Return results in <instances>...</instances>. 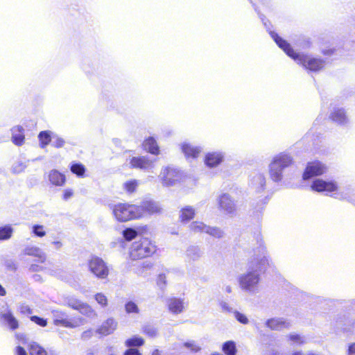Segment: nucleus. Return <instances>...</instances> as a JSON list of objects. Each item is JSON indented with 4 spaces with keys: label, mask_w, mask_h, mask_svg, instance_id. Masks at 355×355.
Segmentation results:
<instances>
[{
    "label": "nucleus",
    "mask_w": 355,
    "mask_h": 355,
    "mask_svg": "<svg viewBox=\"0 0 355 355\" xmlns=\"http://www.w3.org/2000/svg\"><path fill=\"white\" fill-rule=\"evenodd\" d=\"M138 207L140 209L139 218H141L144 213L149 214H159L162 209L160 204L153 200H144L141 202V205Z\"/></svg>",
    "instance_id": "nucleus-14"
},
{
    "label": "nucleus",
    "mask_w": 355,
    "mask_h": 355,
    "mask_svg": "<svg viewBox=\"0 0 355 355\" xmlns=\"http://www.w3.org/2000/svg\"><path fill=\"white\" fill-rule=\"evenodd\" d=\"M89 271L98 279H105L109 275L107 263L100 257H92L88 261Z\"/></svg>",
    "instance_id": "nucleus-9"
},
{
    "label": "nucleus",
    "mask_w": 355,
    "mask_h": 355,
    "mask_svg": "<svg viewBox=\"0 0 355 355\" xmlns=\"http://www.w3.org/2000/svg\"><path fill=\"white\" fill-rule=\"evenodd\" d=\"M52 244L55 246V249L57 250H59L62 247V243L60 241H53Z\"/></svg>",
    "instance_id": "nucleus-59"
},
{
    "label": "nucleus",
    "mask_w": 355,
    "mask_h": 355,
    "mask_svg": "<svg viewBox=\"0 0 355 355\" xmlns=\"http://www.w3.org/2000/svg\"><path fill=\"white\" fill-rule=\"evenodd\" d=\"M143 147L148 153L157 155L159 153V148L155 138L149 137L143 142Z\"/></svg>",
    "instance_id": "nucleus-26"
},
{
    "label": "nucleus",
    "mask_w": 355,
    "mask_h": 355,
    "mask_svg": "<svg viewBox=\"0 0 355 355\" xmlns=\"http://www.w3.org/2000/svg\"><path fill=\"white\" fill-rule=\"evenodd\" d=\"M144 344V340L139 336H135L125 340V345L128 347H139Z\"/></svg>",
    "instance_id": "nucleus-35"
},
{
    "label": "nucleus",
    "mask_w": 355,
    "mask_h": 355,
    "mask_svg": "<svg viewBox=\"0 0 355 355\" xmlns=\"http://www.w3.org/2000/svg\"><path fill=\"white\" fill-rule=\"evenodd\" d=\"M15 355H28L24 347L17 346L15 349Z\"/></svg>",
    "instance_id": "nucleus-53"
},
{
    "label": "nucleus",
    "mask_w": 355,
    "mask_h": 355,
    "mask_svg": "<svg viewBox=\"0 0 355 355\" xmlns=\"http://www.w3.org/2000/svg\"><path fill=\"white\" fill-rule=\"evenodd\" d=\"M196 214V210L193 206H183L179 211V220L181 223H187L195 217Z\"/></svg>",
    "instance_id": "nucleus-18"
},
{
    "label": "nucleus",
    "mask_w": 355,
    "mask_h": 355,
    "mask_svg": "<svg viewBox=\"0 0 355 355\" xmlns=\"http://www.w3.org/2000/svg\"><path fill=\"white\" fill-rule=\"evenodd\" d=\"M71 171L78 177H83L85 172V168L82 164L74 163L71 166Z\"/></svg>",
    "instance_id": "nucleus-38"
},
{
    "label": "nucleus",
    "mask_w": 355,
    "mask_h": 355,
    "mask_svg": "<svg viewBox=\"0 0 355 355\" xmlns=\"http://www.w3.org/2000/svg\"><path fill=\"white\" fill-rule=\"evenodd\" d=\"M207 225L201 221H193L189 225V229L194 233H205Z\"/></svg>",
    "instance_id": "nucleus-31"
},
{
    "label": "nucleus",
    "mask_w": 355,
    "mask_h": 355,
    "mask_svg": "<svg viewBox=\"0 0 355 355\" xmlns=\"http://www.w3.org/2000/svg\"><path fill=\"white\" fill-rule=\"evenodd\" d=\"M329 117L333 121L340 125H345L348 122L345 111L342 107H334Z\"/></svg>",
    "instance_id": "nucleus-21"
},
{
    "label": "nucleus",
    "mask_w": 355,
    "mask_h": 355,
    "mask_svg": "<svg viewBox=\"0 0 355 355\" xmlns=\"http://www.w3.org/2000/svg\"><path fill=\"white\" fill-rule=\"evenodd\" d=\"M32 233L37 237H44L46 235V231L44 230V227L41 225H33L32 226Z\"/></svg>",
    "instance_id": "nucleus-39"
},
{
    "label": "nucleus",
    "mask_w": 355,
    "mask_h": 355,
    "mask_svg": "<svg viewBox=\"0 0 355 355\" xmlns=\"http://www.w3.org/2000/svg\"><path fill=\"white\" fill-rule=\"evenodd\" d=\"M224 158V155L222 152H212L206 155L205 158V163L209 167H215L220 164Z\"/></svg>",
    "instance_id": "nucleus-19"
},
{
    "label": "nucleus",
    "mask_w": 355,
    "mask_h": 355,
    "mask_svg": "<svg viewBox=\"0 0 355 355\" xmlns=\"http://www.w3.org/2000/svg\"><path fill=\"white\" fill-rule=\"evenodd\" d=\"M5 266L7 269L15 271L17 269V265L15 262L12 259H8L5 261Z\"/></svg>",
    "instance_id": "nucleus-51"
},
{
    "label": "nucleus",
    "mask_w": 355,
    "mask_h": 355,
    "mask_svg": "<svg viewBox=\"0 0 355 355\" xmlns=\"http://www.w3.org/2000/svg\"><path fill=\"white\" fill-rule=\"evenodd\" d=\"M289 340L293 343L294 345H302L304 343V339L303 337L300 336L299 334H291L288 336Z\"/></svg>",
    "instance_id": "nucleus-45"
},
{
    "label": "nucleus",
    "mask_w": 355,
    "mask_h": 355,
    "mask_svg": "<svg viewBox=\"0 0 355 355\" xmlns=\"http://www.w3.org/2000/svg\"><path fill=\"white\" fill-rule=\"evenodd\" d=\"M12 141L17 146H21L24 141V129L21 126H15L11 130Z\"/></svg>",
    "instance_id": "nucleus-27"
},
{
    "label": "nucleus",
    "mask_w": 355,
    "mask_h": 355,
    "mask_svg": "<svg viewBox=\"0 0 355 355\" xmlns=\"http://www.w3.org/2000/svg\"><path fill=\"white\" fill-rule=\"evenodd\" d=\"M113 216L119 222H126L139 218L138 205L128 203H118L110 206Z\"/></svg>",
    "instance_id": "nucleus-6"
},
{
    "label": "nucleus",
    "mask_w": 355,
    "mask_h": 355,
    "mask_svg": "<svg viewBox=\"0 0 355 355\" xmlns=\"http://www.w3.org/2000/svg\"><path fill=\"white\" fill-rule=\"evenodd\" d=\"M152 355H159V351L157 349L154 350Z\"/></svg>",
    "instance_id": "nucleus-64"
},
{
    "label": "nucleus",
    "mask_w": 355,
    "mask_h": 355,
    "mask_svg": "<svg viewBox=\"0 0 355 355\" xmlns=\"http://www.w3.org/2000/svg\"><path fill=\"white\" fill-rule=\"evenodd\" d=\"M220 308L223 311L230 312L232 311V308L230 307L228 304L224 301H221L219 303Z\"/></svg>",
    "instance_id": "nucleus-54"
},
{
    "label": "nucleus",
    "mask_w": 355,
    "mask_h": 355,
    "mask_svg": "<svg viewBox=\"0 0 355 355\" xmlns=\"http://www.w3.org/2000/svg\"><path fill=\"white\" fill-rule=\"evenodd\" d=\"M123 235L126 240L131 241L137 236V232L134 229L126 228L123 231Z\"/></svg>",
    "instance_id": "nucleus-44"
},
{
    "label": "nucleus",
    "mask_w": 355,
    "mask_h": 355,
    "mask_svg": "<svg viewBox=\"0 0 355 355\" xmlns=\"http://www.w3.org/2000/svg\"><path fill=\"white\" fill-rule=\"evenodd\" d=\"M94 299L102 307H105L107 305V297L102 293H96L94 295Z\"/></svg>",
    "instance_id": "nucleus-43"
},
{
    "label": "nucleus",
    "mask_w": 355,
    "mask_h": 355,
    "mask_svg": "<svg viewBox=\"0 0 355 355\" xmlns=\"http://www.w3.org/2000/svg\"><path fill=\"white\" fill-rule=\"evenodd\" d=\"M26 167V164L21 162H17L12 166V171L15 173H19L22 172Z\"/></svg>",
    "instance_id": "nucleus-47"
},
{
    "label": "nucleus",
    "mask_w": 355,
    "mask_h": 355,
    "mask_svg": "<svg viewBox=\"0 0 355 355\" xmlns=\"http://www.w3.org/2000/svg\"><path fill=\"white\" fill-rule=\"evenodd\" d=\"M324 55H330L332 53V50L323 51Z\"/></svg>",
    "instance_id": "nucleus-63"
},
{
    "label": "nucleus",
    "mask_w": 355,
    "mask_h": 355,
    "mask_svg": "<svg viewBox=\"0 0 355 355\" xmlns=\"http://www.w3.org/2000/svg\"><path fill=\"white\" fill-rule=\"evenodd\" d=\"M222 349L226 355H236L237 349L235 342L226 341L223 344Z\"/></svg>",
    "instance_id": "nucleus-30"
},
{
    "label": "nucleus",
    "mask_w": 355,
    "mask_h": 355,
    "mask_svg": "<svg viewBox=\"0 0 355 355\" xmlns=\"http://www.w3.org/2000/svg\"><path fill=\"white\" fill-rule=\"evenodd\" d=\"M156 251L155 245L148 239L142 238L131 245L129 251L130 258L137 260L149 257Z\"/></svg>",
    "instance_id": "nucleus-5"
},
{
    "label": "nucleus",
    "mask_w": 355,
    "mask_h": 355,
    "mask_svg": "<svg viewBox=\"0 0 355 355\" xmlns=\"http://www.w3.org/2000/svg\"><path fill=\"white\" fill-rule=\"evenodd\" d=\"M31 320L36 323L37 324L41 327H46L47 324V322L45 319L42 318H40L36 315H33L31 317Z\"/></svg>",
    "instance_id": "nucleus-48"
},
{
    "label": "nucleus",
    "mask_w": 355,
    "mask_h": 355,
    "mask_svg": "<svg viewBox=\"0 0 355 355\" xmlns=\"http://www.w3.org/2000/svg\"><path fill=\"white\" fill-rule=\"evenodd\" d=\"M116 327L117 322L113 318H109L101 324L96 331L99 334L107 336L112 334Z\"/></svg>",
    "instance_id": "nucleus-22"
},
{
    "label": "nucleus",
    "mask_w": 355,
    "mask_h": 355,
    "mask_svg": "<svg viewBox=\"0 0 355 355\" xmlns=\"http://www.w3.org/2000/svg\"><path fill=\"white\" fill-rule=\"evenodd\" d=\"M6 294L5 288L0 284V296H4Z\"/></svg>",
    "instance_id": "nucleus-61"
},
{
    "label": "nucleus",
    "mask_w": 355,
    "mask_h": 355,
    "mask_svg": "<svg viewBox=\"0 0 355 355\" xmlns=\"http://www.w3.org/2000/svg\"><path fill=\"white\" fill-rule=\"evenodd\" d=\"M206 234L216 239H221L224 236V231L218 227L207 226Z\"/></svg>",
    "instance_id": "nucleus-33"
},
{
    "label": "nucleus",
    "mask_w": 355,
    "mask_h": 355,
    "mask_svg": "<svg viewBox=\"0 0 355 355\" xmlns=\"http://www.w3.org/2000/svg\"><path fill=\"white\" fill-rule=\"evenodd\" d=\"M38 138L42 148H44L50 142H51L52 140V139H51L50 134L48 131L40 132L38 135Z\"/></svg>",
    "instance_id": "nucleus-37"
},
{
    "label": "nucleus",
    "mask_w": 355,
    "mask_h": 355,
    "mask_svg": "<svg viewBox=\"0 0 355 355\" xmlns=\"http://www.w3.org/2000/svg\"><path fill=\"white\" fill-rule=\"evenodd\" d=\"M249 187L257 194L262 193L266 187V178L263 173H254L251 175Z\"/></svg>",
    "instance_id": "nucleus-11"
},
{
    "label": "nucleus",
    "mask_w": 355,
    "mask_h": 355,
    "mask_svg": "<svg viewBox=\"0 0 355 355\" xmlns=\"http://www.w3.org/2000/svg\"><path fill=\"white\" fill-rule=\"evenodd\" d=\"M15 337L17 340H21L23 344L26 343V336L24 334H17Z\"/></svg>",
    "instance_id": "nucleus-58"
},
{
    "label": "nucleus",
    "mask_w": 355,
    "mask_h": 355,
    "mask_svg": "<svg viewBox=\"0 0 355 355\" xmlns=\"http://www.w3.org/2000/svg\"><path fill=\"white\" fill-rule=\"evenodd\" d=\"M270 262L266 247L260 245L248 261L247 270L238 277L240 288L250 294L257 293L261 274L270 266Z\"/></svg>",
    "instance_id": "nucleus-1"
},
{
    "label": "nucleus",
    "mask_w": 355,
    "mask_h": 355,
    "mask_svg": "<svg viewBox=\"0 0 355 355\" xmlns=\"http://www.w3.org/2000/svg\"><path fill=\"white\" fill-rule=\"evenodd\" d=\"M24 254L38 258L42 262L46 259V254L43 250L37 246L29 245L24 248Z\"/></svg>",
    "instance_id": "nucleus-25"
},
{
    "label": "nucleus",
    "mask_w": 355,
    "mask_h": 355,
    "mask_svg": "<svg viewBox=\"0 0 355 355\" xmlns=\"http://www.w3.org/2000/svg\"><path fill=\"white\" fill-rule=\"evenodd\" d=\"M64 302L69 307L77 311L83 302L75 296L69 295L64 298Z\"/></svg>",
    "instance_id": "nucleus-32"
},
{
    "label": "nucleus",
    "mask_w": 355,
    "mask_h": 355,
    "mask_svg": "<svg viewBox=\"0 0 355 355\" xmlns=\"http://www.w3.org/2000/svg\"><path fill=\"white\" fill-rule=\"evenodd\" d=\"M13 233V228L10 225H4L0 227V241L8 240Z\"/></svg>",
    "instance_id": "nucleus-34"
},
{
    "label": "nucleus",
    "mask_w": 355,
    "mask_h": 355,
    "mask_svg": "<svg viewBox=\"0 0 355 355\" xmlns=\"http://www.w3.org/2000/svg\"><path fill=\"white\" fill-rule=\"evenodd\" d=\"M92 334V330L85 331H84V332L83 333V334H82V338H84V339H85V338H89V337H90V336H91Z\"/></svg>",
    "instance_id": "nucleus-60"
},
{
    "label": "nucleus",
    "mask_w": 355,
    "mask_h": 355,
    "mask_svg": "<svg viewBox=\"0 0 355 355\" xmlns=\"http://www.w3.org/2000/svg\"><path fill=\"white\" fill-rule=\"evenodd\" d=\"M158 177L163 187H171L181 181L182 173L178 168L168 166L162 168Z\"/></svg>",
    "instance_id": "nucleus-7"
},
{
    "label": "nucleus",
    "mask_w": 355,
    "mask_h": 355,
    "mask_svg": "<svg viewBox=\"0 0 355 355\" xmlns=\"http://www.w3.org/2000/svg\"><path fill=\"white\" fill-rule=\"evenodd\" d=\"M234 315H235V318H236V320L239 322H240L241 323L247 324L248 322V319L244 314H243L239 311H236L234 313Z\"/></svg>",
    "instance_id": "nucleus-49"
},
{
    "label": "nucleus",
    "mask_w": 355,
    "mask_h": 355,
    "mask_svg": "<svg viewBox=\"0 0 355 355\" xmlns=\"http://www.w3.org/2000/svg\"><path fill=\"white\" fill-rule=\"evenodd\" d=\"M348 355H354L355 354V343H351L349 345L347 349Z\"/></svg>",
    "instance_id": "nucleus-57"
},
{
    "label": "nucleus",
    "mask_w": 355,
    "mask_h": 355,
    "mask_svg": "<svg viewBox=\"0 0 355 355\" xmlns=\"http://www.w3.org/2000/svg\"><path fill=\"white\" fill-rule=\"evenodd\" d=\"M65 144L64 140L58 136H53L51 140V144L55 148H61Z\"/></svg>",
    "instance_id": "nucleus-46"
},
{
    "label": "nucleus",
    "mask_w": 355,
    "mask_h": 355,
    "mask_svg": "<svg viewBox=\"0 0 355 355\" xmlns=\"http://www.w3.org/2000/svg\"><path fill=\"white\" fill-rule=\"evenodd\" d=\"M125 309L128 313H138L139 311L137 305L132 301H129L125 304Z\"/></svg>",
    "instance_id": "nucleus-42"
},
{
    "label": "nucleus",
    "mask_w": 355,
    "mask_h": 355,
    "mask_svg": "<svg viewBox=\"0 0 355 355\" xmlns=\"http://www.w3.org/2000/svg\"><path fill=\"white\" fill-rule=\"evenodd\" d=\"M203 254L202 250L197 245H191L186 250V257L189 261L199 260Z\"/></svg>",
    "instance_id": "nucleus-24"
},
{
    "label": "nucleus",
    "mask_w": 355,
    "mask_h": 355,
    "mask_svg": "<svg viewBox=\"0 0 355 355\" xmlns=\"http://www.w3.org/2000/svg\"><path fill=\"white\" fill-rule=\"evenodd\" d=\"M270 36L289 57L293 58L297 64L302 65L305 69L311 71H318L322 69L324 65V61L320 58L311 57L309 55L295 53L289 43L280 37L277 33L271 31Z\"/></svg>",
    "instance_id": "nucleus-2"
},
{
    "label": "nucleus",
    "mask_w": 355,
    "mask_h": 355,
    "mask_svg": "<svg viewBox=\"0 0 355 355\" xmlns=\"http://www.w3.org/2000/svg\"><path fill=\"white\" fill-rule=\"evenodd\" d=\"M166 304L169 312L175 315L182 313L186 306L184 299L175 297L168 298Z\"/></svg>",
    "instance_id": "nucleus-15"
},
{
    "label": "nucleus",
    "mask_w": 355,
    "mask_h": 355,
    "mask_svg": "<svg viewBox=\"0 0 355 355\" xmlns=\"http://www.w3.org/2000/svg\"><path fill=\"white\" fill-rule=\"evenodd\" d=\"M157 284L160 287V288L163 289L166 284V276L164 274H159L157 277Z\"/></svg>",
    "instance_id": "nucleus-50"
},
{
    "label": "nucleus",
    "mask_w": 355,
    "mask_h": 355,
    "mask_svg": "<svg viewBox=\"0 0 355 355\" xmlns=\"http://www.w3.org/2000/svg\"><path fill=\"white\" fill-rule=\"evenodd\" d=\"M124 355H141V354L139 352L138 349H134V348H130V349H127L125 352Z\"/></svg>",
    "instance_id": "nucleus-55"
},
{
    "label": "nucleus",
    "mask_w": 355,
    "mask_h": 355,
    "mask_svg": "<svg viewBox=\"0 0 355 355\" xmlns=\"http://www.w3.org/2000/svg\"><path fill=\"white\" fill-rule=\"evenodd\" d=\"M139 186V181L137 180H128L123 184L124 190L129 193H132L135 192Z\"/></svg>",
    "instance_id": "nucleus-36"
},
{
    "label": "nucleus",
    "mask_w": 355,
    "mask_h": 355,
    "mask_svg": "<svg viewBox=\"0 0 355 355\" xmlns=\"http://www.w3.org/2000/svg\"><path fill=\"white\" fill-rule=\"evenodd\" d=\"M266 326L272 330H282L288 328L290 323L283 318H272L266 321Z\"/></svg>",
    "instance_id": "nucleus-23"
},
{
    "label": "nucleus",
    "mask_w": 355,
    "mask_h": 355,
    "mask_svg": "<svg viewBox=\"0 0 355 355\" xmlns=\"http://www.w3.org/2000/svg\"><path fill=\"white\" fill-rule=\"evenodd\" d=\"M82 315L89 318H96L97 317V313L96 311L87 303L82 302L79 309L78 310Z\"/></svg>",
    "instance_id": "nucleus-28"
},
{
    "label": "nucleus",
    "mask_w": 355,
    "mask_h": 355,
    "mask_svg": "<svg viewBox=\"0 0 355 355\" xmlns=\"http://www.w3.org/2000/svg\"><path fill=\"white\" fill-rule=\"evenodd\" d=\"M183 346L190 349L191 352H198L200 350V347L194 340H189L183 343Z\"/></svg>",
    "instance_id": "nucleus-41"
},
{
    "label": "nucleus",
    "mask_w": 355,
    "mask_h": 355,
    "mask_svg": "<svg viewBox=\"0 0 355 355\" xmlns=\"http://www.w3.org/2000/svg\"><path fill=\"white\" fill-rule=\"evenodd\" d=\"M182 152L187 159H196L202 152V148L198 146H194L188 142H183L180 145Z\"/></svg>",
    "instance_id": "nucleus-16"
},
{
    "label": "nucleus",
    "mask_w": 355,
    "mask_h": 355,
    "mask_svg": "<svg viewBox=\"0 0 355 355\" xmlns=\"http://www.w3.org/2000/svg\"><path fill=\"white\" fill-rule=\"evenodd\" d=\"M0 322L9 327L11 330H15L19 327L18 320L9 309L5 311H0Z\"/></svg>",
    "instance_id": "nucleus-17"
},
{
    "label": "nucleus",
    "mask_w": 355,
    "mask_h": 355,
    "mask_svg": "<svg viewBox=\"0 0 355 355\" xmlns=\"http://www.w3.org/2000/svg\"><path fill=\"white\" fill-rule=\"evenodd\" d=\"M28 350L31 355H47L46 350L33 341L28 344Z\"/></svg>",
    "instance_id": "nucleus-29"
},
{
    "label": "nucleus",
    "mask_w": 355,
    "mask_h": 355,
    "mask_svg": "<svg viewBox=\"0 0 355 355\" xmlns=\"http://www.w3.org/2000/svg\"><path fill=\"white\" fill-rule=\"evenodd\" d=\"M224 291L227 293H230L232 292V287L230 285H227L225 286Z\"/></svg>",
    "instance_id": "nucleus-62"
},
{
    "label": "nucleus",
    "mask_w": 355,
    "mask_h": 355,
    "mask_svg": "<svg viewBox=\"0 0 355 355\" xmlns=\"http://www.w3.org/2000/svg\"><path fill=\"white\" fill-rule=\"evenodd\" d=\"M218 208L225 215L234 216L236 211L234 199L228 193H222L217 198Z\"/></svg>",
    "instance_id": "nucleus-10"
},
{
    "label": "nucleus",
    "mask_w": 355,
    "mask_h": 355,
    "mask_svg": "<svg viewBox=\"0 0 355 355\" xmlns=\"http://www.w3.org/2000/svg\"><path fill=\"white\" fill-rule=\"evenodd\" d=\"M312 190L317 192H324L327 195L338 200H349L352 198L353 190L351 188L339 189L337 182L334 180H324L320 178L315 180L311 186Z\"/></svg>",
    "instance_id": "nucleus-3"
},
{
    "label": "nucleus",
    "mask_w": 355,
    "mask_h": 355,
    "mask_svg": "<svg viewBox=\"0 0 355 355\" xmlns=\"http://www.w3.org/2000/svg\"><path fill=\"white\" fill-rule=\"evenodd\" d=\"M20 312L23 314H31L32 309L26 304H22L19 308Z\"/></svg>",
    "instance_id": "nucleus-52"
},
{
    "label": "nucleus",
    "mask_w": 355,
    "mask_h": 355,
    "mask_svg": "<svg viewBox=\"0 0 355 355\" xmlns=\"http://www.w3.org/2000/svg\"><path fill=\"white\" fill-rule=\"evenodd\" d=\"M326 171L325 165L319 161L309 162L303 173V179L306 180L322 175Z\"/></svg>",
    "instance_id": "nucleus-12"
},
{
    "label": "nucleus",
    "mask_w": 355,
    "mask_h": 355,
    "mask_svg": "<svg viewBox=\"0 0 355 355\" xmlns=\"http://www.w3.org/2000/svg\"><path fill=\"white\" fill-rule=\"evenodd\" d=\"M155 162V159L152 160L146 156H142L132 157L130 159L129 164L132 168L150 171L154 168Z\"/></svg>",
    "instance_id": "nucleus-13"
},
{
    "label": "nucleus",
    "mask_w": 355,
    "mask_h": 355,
    "mask_svg": "<svg viewBox=\"0 0 355 355\" xmlns=\"http://www.w3.org/2000/svg\"><path fill=\"white\" fill-rule=\"evenodd\" d=\"M293 162V157L287 153L283 152L275 155L268 165L270 179L275 182H279L283 178V171Z\"/></svg>",
    "instance_id": "nucleus-4"
},
{
    "label": "nucleus",
    "mask_w": 355,
    "mask_h": 355,
    "mask_svg": "<svg viewBox=\"0 0 355 355\" xmlns=\"http://www.w3.org/2000/svg\"><path fill=\"white\" fill-rule=\"evenodd\" d=\"M48 180L52 185L55 187H62L66 182L65 175L55 169L49 172Z\"/></svg>",
    "instance_id": "nucleus-20"
},
{
    "label": "nucleus",
    "mask_w": 355,
    "mask_h": 355,
    "mask_svg": "<svg viewBox=\"0 0 355 355\" xmlns=\"http://www.w3.org/2000/svg\"><path fill=\"white\" fill-rule=\"evenodd\" d=\"M55 325L62 326L67 328H75L83 323L82 318L75 319H69L66 312L59 309L53 310L51 311Z\"/></svg>",
    "instance_id": "nucleus-8"
},
{
    "label": "nucleus",
    "mask_w": 355,
    "mask_h": 355,
    "mask_svg": "<svg viewBox=\"0 0 355 355\" xmlns=\"http://www.w3.org/2000/svg\"><path fill=\"white\" fill-rule=\"evenodd\" d=\"M73 196V191L71 189H66L64 191L63 199L64 200H69Z\"/></svg>",
    "instance_id": "nucleus-56"
},
{
    "label": "nucleus",
    "mask_w": 355,
    "mask_h": 355,
    "mask_svg": "<svg viewBox=\"0 0 355 355\" xmlns=\"http://www.w3.org/2000/svg\"><path fill=\"white\" fill-rule=\"evenodd\" d=\"M143 332L150 338H155L158 334L157 329L151 325H145L143 327Z\"/></svg>",
    "instance_id": "nucleus-40"
}]
</instances>
